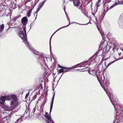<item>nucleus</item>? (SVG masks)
<instances>
[{
	"label": "nucleus",
	"instance_id": "4468645a",
	"mask_svg": "<svg viewBox=\"0 0 123 123\" xmlns=\"http://www.w3.org/2000/svg\"><path fill=\"white\" fill-rule=\"evenodd\" d=\"M40 8H38V9H37V11L36 12H35V13H37V12L39 11V10H40Z\"/></svg>",
	"mask_w": 123,
	"mask_h": 123
},
{
	"label": "nucleus",
	"instance_id": "b1692460",
	"mask_svg": "<svg viewBox=\"0 0 123 123\" xmlns=\"http://www.w3.org/2000/svg\"><path fill=\"white\" fill-rule=\"evenodd\" d=\"M53 35H52V36H51V37H52V36H53Z\"/></svg>",
	"mask_w": 123,
	"mask_h": 123
},
{
	"label": "nucleus",
	"instance_id": "4be33fe9",
	"mask_svg": "<svg viewBox=\"0 0 123 123\" xmlns=\"http://www.w3.org/2000/svg\"><path fill=\"white\" fill-rule=\"evenodd\" d=\"M45 114H48V113L47 112H45Z\"/></svg>",
	"mask_w": 123,
	"mask_h": 123
},
{
	"label": "nucleus",
	"instance_id": "a211bd4d",
	"mask_svg": "<svg viewBox=\"0 0 123 123\" xmlns=\"http://www.w3.org/2000/svg\"><path fill=\"white\" fill-rule=\"evenodd\" d=\"M101 0H98V1L97 3H98V4L100 2Z\"/></svg>",
	"mask_w": 123,
	"mask_h": 123
},
{
	"label": "nucleus",
	"instance_id": "f257e3e1",
	"mask_svg": "<svg viewBox=\"0 0 123 123\" xmlns=\"http://www.w3.org/2000/svg\"><path fill=\"white\" fill-rule=\"evenodd\" d=\"M5 99V97H1L0 98V105L5 110L11 111L13 110L16 107V102L11 101L10 103V106L9 107L6 105L4 103Z\"/></svg>",
	"mask_w": 123,
	"mask_h": 123
},
{
	"label": "nucleus",
	"instance_id": "cd10ccee",
	"mask_svg": "<svg viewBox=\"0 0 123 123\" xmlns=\"http://www.w3.org/2000/svg\"><path fill=\"white\" fill-rule=\"evenodd\" d=\"M65 11V9H64Z\"/></svg>",
	"mask_w": 123,
	"mask_h": 123
},
{
	"label": "nucleus",
	"instance_id": "ddd939ff",
	"mask_svg": "<svg viewBox=\"0 0 123 123\" xmlns=\"http://www.w3.org/2000/svg\"><path fill=\"white\" fill-rule=\"evenodd\" d=\"M30 93V92H29L28 93H27L26 95L25 96V98H27L28 96H29V94Z\"/></svg>",
	"mask_w": 123,
	"mask_h": 123
},
{
	"label": "nucleus",
	"instance_id": "39448f33",
	"mask_svg": "<svg viewBox=\"0 0 123 123\" xmlns=\"http://www.w3.org/2000/svg\"><path fill=\"white\" fill-rule=\"evenodd\" d=\"M79 0H74L73 1V3L76 6H77L79 5Z\"/></svg>",
	"mask_w": 123,
	"mask_h": 123
},
{
	"label": "nucleus",
	"instance_id": "5701e85b",
	"mask_svg": "<svg viewBox=\"0 0 123 123\" xmlns=\"http://www.w3.org/2000/svg\"><path fill=\"white\" fill-rule=\"evenodd\" d=\"M61 28H60L58 30H57V31H58L60 29H61Z\"/></svg>",
	"mask_w": 123,
	"mask_h": 123
},
{
	"label": "nucleus",
	"instance_id": "aec40b11",
	"mask_svg": "<svg viewBox=\"0 0 123 123\" xmlns=\"http://www.w3.org/2000/svg\"><path fill=\"white\" fill-rule=\"evenodd\" d=\"M53 101H54V100H52L51 104H53Z\"/></svg>",
	"mask_w": 123,
	"mask_h": 123
},
{
	"label": "nucleus",
	"instance_id": "bb28decb",
	"mask_svg": "<svg viewBox=\"0 0 123 123\" xmlns=\"http://www.w3.org/2000/svg\"><path fill=\"white\" fill-rule=\"evenodd\" d=\"M50 43H49V44H50Z\"/></svg>",
	"mask_w": 123,
	"mask_h": 123
},
{
	"label": "nucleus",
	"instance_id": "412c9836",
	"mask_svg": "<svg viewBox=\"0 0 123 123\" xmlns=\"http://www.w3.org/2000/svg\"><path fill=\"white\" fill-rule=\"evenodd\" d=\"M35 52H35L34 53L35 54H36V55H38V53H36V52Z\"/></svg>",
	"mask_w": 123,
	"mask_h": 123
},
{
	"label": "nucleus",
	"instance_id": "2eb2a0df",
	"mask_svg": "<svg viewBox=\"0 0 123 123\" xmlns=\"http://www.w3.org/2000/svg\"><path fill=\"white\" fill-rule=\"evenodd\" d=\"M49 116L48 114H45V117H46Z\"/></svg>",
	"mask_w": 123,
	"mask_h": 123
},
{
	"label": "nucleus",
	"instance_id": "9d476101",
	"mask_svg": "<svg viewBox=\"0 0 123 123\" xmlns=\"http://www.w3.org/2000/svg\"><path fill=\"white\" fill-rule=\"evenodd\" d=\"M117 4H118V3H114L113 5L112 6H111L110 7V9H111V8H112L113 7H114L115 6H116V5H117Z\"/></svg>",
	"mask_w": 123,
	"mask_h": 123
},
{
	"label": "nucleus",
	"instance_id": "9b49d317",
	"mask_svg": "<svg viewBox=\"0 0 123 123\" xmlns=\"http://www.w3.org/2000/svg\"><path fill=\"white\" fill-rule=\"evenodd\" d=\"M53 104H51L50 106V111L49 112V114H50V113L51 111L52 108L53 107Z\"/></svg>",
	"mask_w": 123,
	"mask_h": 123
},
{
	"label": "nucleus",
	"instance_id": "6e6552de",
	"mask_svg": "<svg viewBox=\"0 0 123 123\" xmlns=\"http://www.w3.org/2000/svg\"><path fill=\"white\" fill-rule=\"evenodd\" d=\"M11 96H5V99L8 100H10L11 99Z\"/></svg>",
	"mask_w": 123,
	"mask_h": 123
},
{
	"label": "nucleus",
	"instance_id": "0eeeda50",
	"mask_svg": "<svg viewBox=\"0 0 123 123\" xmlns=\"http://www.w3.org/2000/svg\"><path fill=\"white\" fill-rule=\"evenodd\" d=\"M33 9V8L29 10L27 13V15L28 17H29L30 16V14L31 13Z\"/></svg>",
	"mask_w": 123,
	"mask_h": 123
},
{
	"label": "nucleus",
	"instance_id": "f8f14e48",
	"mask_svg": "<svg viewBox=\"0 0 123 123\" xmlns=\"http://www.w3.org/2000/svg\"><path fill=\"white\" fill-rule=\"evenodd\" d=\"M112 61V62H110L107 65V67H108L109 65H111V64H112L115 61Z\"/></svg>",
	"mask_w": 123,
	"mask_h": 123
},
{
	"label": "nucleus",
	"instance_id": "393cba45",
	"mask_svg": "<svg viewBox=\"0 0 123 123\" xmlns=\"http://www.w3.org/2000/svg\"><path fill=\"white\" fill-rule=\"evenodd\" d=\"M49 123V122H48V123Z\"/></svg>",
	"mask_w": 123,
	"mask_h": 123
},
{
	"label": "nucleus",
	"instance_id": "f03ea898",
	"mask_svg": "<svg viewBox=\"0 0 123 123\" xmlns=\"http://www.w3.org/2000/svg\"><path fill=\"white\" fill-rule=\"evenodd\" d=\"M26 29L25 28H24L22 29L19 31L18 35L21 38L22 40H24V42L25 41L28 44V42H27L26 40Z\"/></svg>",
	"mask_w": 123,
	"mask_h": 123
},
{
	"label": "nucleus",
	"instance_id": "a878e982",
	"mask_svg": "<svg viewBox=\"0 0 123 123\" xmlns=\"http://www.w3.org/2000/svg\"><path fill=\"white\" fill-rule=\"evenodd\" d=\"M56 32V31L55 32V33H54L53 34H55V33Z\"/></svg>",
	"mask_w": 123,
	"mask_h": 123
},
{
	"label": "nucleus",
	"instance_id": "1a4fd4ad",
	"mask_svg": "<svg viewBox=\"0 0 123 123\" xmlns=\"http://www.w3.org/2000/svg\"><path fill=\"white\" fill-rule=\"evenodd\" d=\"M4 28V25H1L0 26V31H2L3 29Z\"/></svg>",
	"mask_w": 123,
	"mask_h": 123
},
{
	"label": "nucleus",
	"instance_id": "f3484780",
	"mask_svg": "<svg viewBox=\"0 0 123 123\" xmlns=\"http://www.w3.org/2000/svg\"><path fill=\"white\" fill-rule=\"evenodd\" d=\"M119 4H123V1L120 2L119 3Z\"/></svg>",
	"mask_w": 123,
	"mask_h": 123
},
{
	"label": "nucleus",
	"instance_id": "6ab92c4d",
	"mask_svg": "<svg viewBox=\"0 0 123 123\" xmlns=\"http://www.w3.org/2000/svg\"><path fill=\"white\" fill-rule=\"evenodd\" d=\"M54 96H55V95H54L53 96V98H52V100H54Z\"/></svg>",
	"mask_w": 123,
	"mask_h": 123
},
{
	"label": "nucleus",
	"instance_id": "dca6fc26",
	"mask_svg": "<svg viewBox=\"0 0 123 123\" xmlns=\"http://www.w3.org/2000/svg\"><path fill=\"white\" fill-rule=\"evenodd\" d=\"M5 118H6V119H7V120H8L9 119L10 117H6Z\"/></svg>",
	"mask_w": 123,
	"mask_h": 123
},
{
	"label": "nucleus",
	"instance_id": "7ed1b4c3",
	"mask_svg": "<svg viewBox=\"0 0 123 123\" xmlns=\"http://www.w3.org/2000/svg\"><path fill=\"white\" fill-rule=\"evenodd\" d=\"M11 96L14 100V101H13V102H15L16 103L15 104V105L16 106V105H18L16 101L17 99V98L16 96L15 95L13 94L11 95Z\"/></svg>",
	"mask_w": 123,
	"mask_h": 123
},
{
	"label": "nucleus",
	"instance_id": "423d86ee",
	"mask_svg": "<svg viewBox=\"0 0 123 123\" xmlns=\"http://www.w3.org/2000/svg\"><path fill=\"white\" fill-rule=\"evenodd\" d=\"M46 118L49 121H50L51 123H55L51 119V117L49 116H48L46 117Z\"/></svg>",
	"mask_w": 123,
	"mask_h": 123
},
{
	"label": "nucleus",
	"instance_id": "20e7f679",
	"mask_svg": "<svg viewBox=\"0 0 123 123\" xmlns=\"http://www.w3.org/2000/svg\"><path fill=\"white\" fill-rule=\"evenodd\" d=\"M21 22L23 25H26L27 22V19L26 18V17H23L22 19Z\"/></svg>",
	"mask_w": 123,
	"mask_h": 123
}]
</instances>
